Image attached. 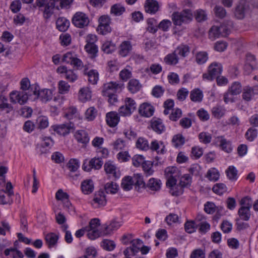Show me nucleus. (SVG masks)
<instances>
[{
    "instance_id": "nucleus-1",
    "label": "nucleus",
    "mask_w": 258,
    "mask_h": 258,
    "mask_svg": "<svg viewBox=\"0 0 258 258\" xmlns=\"http://www.w3.org/2000/svg\"><path fill=\"white\" fill-rule=\"evenodd\" d=\"M121 241L124 244L132 243V246L127 247L123 251L125 255H135L140 250L141 245V240L139 239H133L132 235L130 234H124L121 238Z\"/></svg>"
},
{
    "instance_id": "nucleus-2",
    "label": "nucleus",
    "mask_w": 258,
    "mask_h": 258,
    "mask_svg": "<svg viewBox=\"0 0 258 258\" xmlns=\"http://www.w3.org/2000/svg\"><path fill=\"white\" fill-rule=\"evenodd\" d=\"M171 17L175 25L181 26L190 23L192 20L193 14L191 10L184 9L180 12H173Z\"/></svg>"
},
{
    "instance_id": "nucleus-3",
    "label": "nucleus",
    "mask_w": 258,
    "mask_h": 258,
    "mask_svg": "<svg viewBox=\"0 0 258 258\" xmlns=\"http://www.w3.org/2000/svg\"><path fill=\"white\" fill-rule=\"evenodd\" d=\"M73 0H50L45 5L44 11V17L45 19L50 17L53 13V9L56 8L59 9L62 8L70 5Z\"/></svg>"
},
{
    "instance_id": "nucleus-4",
    "label": "nucleus",
    "mask_w": 258,
    "mask_h": 258,
    "mask_svg": "<svg viewBox=\"0 0 258 258\" xmlns=\"http://www.w3.org/2000/svg\"><path fill=\"white\" fill-rule=\"evenodd\" d=\"M124 105L120 106L118 109L119 114L122 116H130L136 110L137 104L135 101L130 98H124Z\"/></svg>"
},
{
    "instance_id": "nucleus-5",
    "label": "nucleus",
    "mask_w": 258,
    "mask_h": 258,
    "mask_svg": "<svg viewBox=\"0 0 258 258\" xmlns=\"http://www.w3.org/2000/svg\"><path fill=\"white\" fill-rule=\"evenodd\" d=\"M230 31V27L224 25H221L220 27L213 26L209 31V37L213 41L220 36H226Z\"/></svg>"
},
{
    "instance_id": "nucleus-6",
    "label": "nucleus",
    "mask_w": 258,
    "mask_h": 258,
    "mask_svg": "<svg viewBox=\"0 0 258 258\" xmlns=\"http://www.w3.org/2000/svg\"><path fill=\"white\" fill-rule=\"evenodd\" d=\"M124 88V85L119 82H109L104 84L102 94L103 96L110 95L111 94L121 91Z\"/></svg>"
},
{
    "instance_id": "nucleus-7",
    "label": "nucleus",
    "mask_w": 258,
    "mask_h": 258,
    "mask_svg": "<svg viewBox=\"0 0 258 258\" xmlns=\"http://www.w3.org/2000/svg\"><path fill=\"white\" fill-rule=\"evenodd\" d=\"M222 71V67L221 63L213 62L209 66L208 73L203 75V78L204 80L212 81L221 74Z\"/></svg>"
},
{
    "instance_id": "nucleus-8",
    "label": "nucleus",
    "mask_w": 258,
    "mask_h": 258,
    "mask_svg": "<svg viewBox=\"0 0 258 258\" xmlns=\"http://www.w3.org/2000/svg\"><path fill=\"white\" fill-rule=\"evenodd\" d=\"M100 220L95 218L92 219L89 223V229L88 231V237L91 240H94L99 237L102 234V232L99 230Z\"/></svg>"
},
{
    "instance_id": "nucleus-9",
    "label": "nucleus",
    "mask_w": 258,
    "mask_h": 258,
    "mask_svg": "<svg viewBox=\"0 0 258 258\" xmlns=\"http://www.w3.org/2000/svg\"><path fill=\"white\" fill-rule=\"evenodd\" d=\"M62 61L66 63L71 64L77 69H83L84 64L81 59H80L77 55L72 52H68L64 54L62 57Z\"/></svg>"
},
{
    "instance_id": "nucleus-10",
    "label": "nucleus",
    "mask_w": 258,
    "mask_h": 258,
    "mask_svg": "<svg viewBox=\"0 0 258 258\" xmlns=\"http://www.w3.org/2000/svg\"><path fill=\"white\" fill-rule=\"evenodd\" d=\"M10 99L14 104H25L28 101L27 96L25 91H13L10 93Z\"/></svg>"
},
{
    "instance_id": "nucleus-11",
    "label": "nucleus",
    "mask_w": 258,
    "mask_h": 258,
    "mask_svg": "<svg viewBox=\"0 0 258 258\" xmlns=\"http://www.w3.org/2000/svg\"><path fill=\"white\" fill-rule=\"evenodd\" d=\"M167 178L166 185L170 188V193L174 196L181 195L183 190L180 184H176V179L175 177H167Z\"/></svg>"
},
{
    "instance_id": "nucleus-12",
    "label": "nucleus",
    "mask_w": 258,
    "mask_h": 258,
    "mask_svg": "<svg viewBox=\"0 0 258 258\" xmlns=\"http://www.w3.org/2000/svg\"><path fill=\"white\" fill-rule=\"evenodd\" d=\"M73 24L78 28H83L87 26L89 23L88 17L82 12H77L72 19Z\"/></svg>"
},
{
    "instance_id": "nucleus-13",
    "label": "nucleus",
    "mask_w": 258,
    "mask_h": 258,
    "mask_svg": "<svg viewBox=\"0 0 258 258\" xmlns=\"http://www.w3.org/2000/svg\"><path fill=\"white\" fill-rule=\"evenodd\" d=\"M214 143L227 153H230L232 150L231 141L227 140L223 136L215 137L214 140Z\"/></svg>"
},
{
    "instance_id": "nucleus-14",
    "label": "nucleus",
    "mask_w": 258,
    "mask_h": 258,
    "mask_svg": "<svg viewBox=\"0 0 258 258\" xmlns=\"http://www.w3.org/2000/svg\"><path fill=\"white\" fill-rule=\"evenodd\" d=\"M248 5L245 0H241L235 8L234 16L238 19H242L248 11Z\"/></svg>"
},
{
    "instance_id": "nucleus-15",
    "label": "nucleus",
    "mask_w": 258,
    "mask_h": 258,
    "mask_svg": "<svg viewBox=\"0 0 258 258\" xmlns=\"http://www.w3.org/2000/svg\"><path fill=\"white\" fill-rule=\"evenodd\" d=\"M41 143L37 146V150L41 154H46L53 145V141L51 138L42 136Z\"/></svg>"
},
{
    "instance_id": "nucleus-16",
    "label": "nucleus",
    "mask_w": 258,
    "mask_h": 258,
    "mask_svg": "<svg viewBox=\"0 0 258 258\" xmlns=\"http://www.w3.org/2000/svg\"><path fill=\"white\" fill-rule=\"evenodd\" d=\"M51 127L57 134L61 136H66L70 133L71 130L74 129V124L70 122L67 123L54 125Z\"/></svg>"
},
{
    "instance_id": "nucleus-17",
    "label": "nucleus",
    "mask_w": 258,
    "mask_h": 258,
    "mask_svg": "<svg viewBox=\"0 0 258 258\" xmlns=\"http://www.w3.org/2000/svg\"><path fill=\"white\" fill-rule=\"evenodd\" d=\"M57 72L63 74V77L71 83L75 82L78 78V75L74 71L67 70V68L64 66L58 67Z\"/></svg>"
},
{
    "instance_id": "nucleus-18",
    "label": "nucleus",
    "mask_w": 258,
    "mask_h": 258,
    "mask_svg": "<svg viewBox=\"0 0 258 258\" xmlns=\"http://www.w3.org/2000/svg\"><path fill=\"white\" fill-rule=\"evenodd\" d=\"M256 68V62L254 55L247 53L245 56L244 69L246 74H249Z\"/></svg>"
},
{
    "instance_id": "nucleus-19",
    "label": "nucleus",
    "mask_w": 258,
    "mask_h": 258,
    "mask_svg": "<svg viewBox=\"0 0 258 258\" xmlns=\"http://www.w3.org/2000/svg\"><path fill=\"white\" fill-rule=\"evenodd\" d=\"M106 203L105 194L103 191H96L92 201V205L95 208H99L105 205Z\"/></svg>"
},
{
    "instance_id": "nucleus-20",
    "label": "nucleus",
    "mask_w": 258,
    "mask_h": 258,
    "mask_svg": "<svg viewBox=\"0 0 258 258\" xmlns=\"http://www.w3.org/2000/svg\"><path fill=\"white\" fill-rule=\"evenodd\" d=\"M64 117L70 120L72 123L77 122L80 119V115L77 108L70 107L66 109L64 112Z\"/></svg>"
},
{
    "instance_id": "nucleus-21",
    "label": "nucleus",
    "mask_w": 258,
    "mask_h": 258,
    "mask_svg": "<svg viewBox=\"0 0 258 258\" xmlns=\"http://www.w3.org/2000/svg\"><path fill=\"white\" fill-rule=\"evenodd\" d=\"M84 74L88 76V82L92 85H96L99 80V74L96 70H88L86 66H84Z\"/></svg>"
},
{
    "instance_id": "nucleus-22",
    "label": "nucleus",
    "mask_w": 258,
    "mask_h": 258,
    "mask_svg": "<svg viewBox=\"0 0 258 258\" xmlns=\"http://www.w3.org/2000/svg\"><path fill=\"white\" fill-rule=\"evenodd\" d=\"M154 112V107L149 103H143L139 107V114L143 116L149 117L153 115Z\"/></svg>"
},
{
    "instance_id": "nucleus-23",
    "label": "nucleus",
    "mask_w": 258,
    "mask_h": 258,
    "mask_svg": "<svg viewBox=\"0 0 258 258\" xmlns=\"http://www.w3.org/2000/svg\"><path fill=\"white\" fill-rule=\"evenodd\" d=\"M87 163V161L86 160L84 161L83 165V169L86 171H89L92 168H94L95 169H100L102 164L103 162L101 159L99 158H93L89 162L88 166L86 165V164Z\"/></svg>"
},
{
    "instance_id": "nucleus-24",
    "label": "nucleus",
    "mask_w": 258,
    "mask_h": 258,
    "mask_svg": "<svg viewBox=\"0 0 258 258\" xmlns=\"http://www.w3.org/2000/svg\"><path fill=\"white\" fill-rule=\"evenodd\" d=\"M74 138L78 142L85 145L90 140L88 132L84 130H77L74 134Z\"/></svg>"
},
{
    "instance_id": "nucleus-25",
    "label": "nucleus",
    "mask_w": 258,
    "mask_h": 258,
    "mask_svg": "<svg viewBox=\"0 0 258 258\" xmlns=\"http://www.w3.org/2000/svg\"><path fill=\"white\" fill-rule=\"evenodd\" d=\"M144 7L146 12L150 14H155L159 8L158 2L155 0H147Z\"/></svg>"
},
{
    "instance_id": "nucleus-26",
    "label": "nucleus",
    "mask_w": 258,
    "mask_h": 258,
    "mask_svg": "<svg viewBox=\"0 0 258 258\" xmlns=\"http://www.w3.org/2000/svg\"><path fill=\"white\" fill-rule=\"evenodd\" d=\"M53 97V91L49 89H40L38 93V99L42 102L46 103L50 101Z\"/></svg>"
},
{
    "instance_id": "nucleus-27",
    "label": "nucleus",
    "mask_w": 258,
    "mask_h": 258,
    "mask_svg": "<svg viewBox=\"0 0 258 258\" xmlns=\"http://www.w3.org/2000/svg\"><path fill=\"white\" fill-rule=\"evenodd\" d=\"M104 170L107 174L114 178H118L120 176L119 170L111 162H106L104 166Z\"/></svg>"
},
{
    "instance_id": "nucleus-28",
    "label": "nucleus",
    "mask_w": 258,
    "mask_h": 258,
    "mask_svg": "<svg viewBox=\"0 0 258 258\" xmlns=\"http://www.w3.org/2000/svg\"><path fill=\"white\" fill-rule=\"evenodd\" d=\"M106 121L109 126L114 127L119 121V116L116 112L111 111L106 114Z\"/></svg>"
},
{
    "instance_id": "nucleus-29",
    "label": "nucleus",
    "mask_w": 258,
    "mask_h": 258,
    "mask_svg": "<svg viewBox=\"0 0 258 258\" xmlns=\"http://www.w3.org/2000/svg\"><path fill=\"white\" fill-rule=\"evenodd\" d=\"M121 222L116 220H112L108 225L104 226V230L102 231L103 235L111 234L113 231L118 229L121 225Z\"/></svg>"
},
{
    "instance_id": "nucleus-30",
    "label": "nucleus",
    "mask_w": 258,
    "mask_h": 258,
    "mask_svg": "<svg viewBox=\"0 0 258 258\" xmlns=\"http://www.w3.org/2000/svg\"><path fill=\"white\" fill-rule=\"evenodd\" d=\"M150 149L156 151L158 154H164L166 152L165 146L163 142L157 140L151 142Z\"/></svg>"
},
{
    "instance_id": "nucleus-31",
    "label": "nucleus",
    "mask_w": 258,
    "mask_h": 258,
    "mask_svg": "<svg viewBox=\"0 0 258 258\" xmlns=\"http://www.w3.org/2000/svg\"><path fill=\"white\" fill-rule=\"evenodd\" d=\"M92 97V92L88 87H84L80 89L79 92V99L82 102L90 100Z\"/></svg>"
},
{
    "instance_id": "nucleus-32",
    "label": "nucleus",
    "mask_w": 258,
    "mask_h": 258,
    "mask_svg": "<svg viewBox=\"0 0 258 258\" xmlns=\"http://www.w3.org/2000/svg\"><path fill=\"white\" fill-rule=\"evenodd\" d=\"M132 50V45L130 41H123L119 46V54L122 57L128 55Z\"/></svg>"
},
{
    "instance_id": "nucleus-33",
    "label": "nucleus",
    "mask_w": 258,
    "mask_h": 258,
    "mask_svg": "<svg viewBox=\"0 0 258 258\" xmlns=\"http://www.w3.org/2000/svg\"><path fill=\"white\" fill-rule=\"evenodd\" d=\"M59 238V235L54 233H49L45 235V239L49 248L55 247Z\"/></svg>"
},
{
    "instance_id": "nucleus-34",
    "label": "nucleus",
    "mask_w": 258,
    "mask_h": 258,
    "mask_svg": "<svg viewBox=\"0 0 258 258\" xmlns=\"http://www.w3.org/2000/svg\"><path fill=\"white\" fill-rule=\"evenodd\" d=\"M13 109L12 105L9 103L7 97L3 95H0V110L5 111L7 113H9Z\"/></svg>"
},
{
    "instance_id": "nucleus-35",
    "label": "nucleus",
    "mask_w": 258,
    "mask_h": 258,
    "mask_svg": "<svg viewBox=\"0 0 258 258\" xmlns=\"http://www.w3.org/2000/svg\"><path fill=\"white\" fill-rule=\"evenodd\" d=\"M94 188V183L91 179L85 180L81 183V190L85 195H88L92 192Z\"/></svg>"
},
{
    "instance_id": "nucleus-36",
    "label": "nucleus",
    "mask_w": 258,
    "mask_h": 258,
    "mask_svg": "<svg viewBox=\"0 0 258 258\" xmlns=\"http://www.w3.org/2000/svg\"><path fill=\"white\" fill-rule=\"evenodd\" d=\"M39 88L40 87L38 85L36 84H32L29 89L25 91L27 96V100L29 98H31L33 100L37 99Z\"/></svg>"
},
{
    "instance_id": "nucleus-37",
    "label": "nucleus",
    "mask_w": 258,
    "mask_h": 258,
    "mask_svg": "<svg viewBox=\"0 0 258 258\" xmlns=\"http://www.w3.org/2000/svg\"><path fill=\"white\" fill-rule=\"evenodd\" d=\"M142 88V84L136 79L130 80L127 84V89L132 93H136Z\"/></svg>"
},
{
    "instance_id": "nucleus-38",
    "label": "nucleus",
    "mask_w": 258,
    "mask_h": 258,
    "mask_svg": "<svg viewBox=\"0 0 258 258\" xmlns=\"http://www.w3.org/2000/svg\"><path fill=\"white\" fill-rule=\"evenodd\" d=\"M70 21L66 18L60 17L56 21V26L57 29L60 31H66L68 30L70 26Z\"/></svg>"
},
{
    "instance_id": "nucleus-39",
    "label": "nucleus",
    "mask_w": 258,
    "mask_h": 258,
    "mask_svg": "<svg viewBox=\"0 0 258 258\" xmlns=\"http://www.w3.org/2000/svg\"><path fill=\"white\" fill-rule=\"evenodd\" d=\"M99 27L101 30L105 32H110V27L109 26L110 18L107 16H102L99 19Z\"/></svg>"
},
{
    "instance_id": "nucleus-40",
    "label": "nucleus",
    "mask_w": 258,
    "mask_h": 258,
    "mask_svg": "<svg viewBox=\"0 0 258 258\" xmlns=\"http://www.w3.org/2000/svg\"><path fill=\"white\" fill-rule=\"evenodd\" d=\"M151 125L152 128L158 134H161L165 130V126L160 119H153Z\"/></svg>"
},
{
    "instance_id": "nucleus-41",
    "label": "nucleus",
    "mask_w": 258,
    "mask_h": 258,
    "mask_svg": "<svg viewBox=\"0 0 258 258\" xmlns=\"http://www.w3.org/2000/svg\"><path fill=\"white\" fill-rule=\"evenodd\" d=\"M203 98V92L199 89H194L190 93V99L195 102H200Z\"/></svg>"
},
{
    "instance_id": "nucleus-42",
    "label": "nucleus",
    "mask_w": 258,
    "mask_h": 258,
    "mask_svg": "<svg viewBox=\"0 0 258 258\" xmlns=\"http://www.w3.org/2000/svg\"><path fill=\"white\" fill-rule=\"evenodd\" d=\"M112 149L116 151L125 150L126 144L122 139L118 138L114 141L111 144Z\"/></svg>"
},
{
    "instance_id": "nucleus-43",
    "label": "nucleus",
    "mask_w": 258,
    "mask_h": 258,
    "mask_svg": "<svg viewBox=\"0 0 258 258\" xmlns=\"http://www.w3.org/2000/svg\"><path fill=\"white\" fill-rule=\"evenodd\" d=\"M179 57L174 51L173 52L166 55L164 58V62L168 65H175L178 62Z\"/></svg>"
},
{
    "instance_id": "nucleus-44",
    "label": "nucleus",
    "mask_w": 258,
    "mask_h": 258,
    "mask_svg": "<svg viewBox=\"0 0 258 258\" xmlns=\"http://www.w3.org/2000/svg\"><path fill=\"white\" fill-rule=\"evenodd\" d=\"M134 185L133 180L131 176H125L122 180L121 186L125 190L128 191L131 190Z\"/></svg>"
},
{
    "instance_id": "nucleus-45",
    "label": "nucleus",
    "mask_w": 258,
    "mask_h": 258,
    "mask_svg": "<svg viewBox=\"0 0 258 258\" xmlns=\"http://www.w3.org/2000/svg\"><path fill=\"white\" fill-rule=\"evenodd\" d=\"M125 12V8L120 4H116L111 6L110 13L114 16H118Z\"/></svg>"
},
{
    "instance_id": "nucleus-46",
    "label": "nucleus",
    "mask_w": 258,
    "mask_h": 258,
    "mask_svg": "<svg viewBox=\"0 0 258 258\" xmlns=\"http://www.w3.org/2000/svg\"><path fill=\"white\" fill-rule=\"evenodd\" d=\"M132 69L130 67L127 66L125 68L122 69L119 73V78L123 81L126 82L132 77Z\"/></svg>"
},
{
    "instance_id": "nucleus-47",
    "label": "nucleus",
    "mask_w": 258,
    "mask_h": 258,
    "mask_svg": "<svg viewBox=\"0 0 258 258\" xmlns=\"http://www.w3.org/2000/svg\"><path fill=\"white\" fill-rule=\"evenodd\" d=\"M161 182L159 179L152 178L149 180L148 187L152 190H158L161 187Z\"/></svg>"
},
{
    "instance_id": "nucleus-48",
    "label": "nucleus",
    "mask_w": 258,
    "mask_h": 258,
    "mask_svg": "<svg viewBox=\"0 0 258 258\" xmlns=\"http://www.w3.org/2000/svg\"><path fill=\"white\" fill-rule=\"evenodd\" d=\"M250 209L241 207L238 212V215L241 219L244 221H248L250 217Z\"/></svg>"
},
{
    "instance_id": "nucleus-49",
    "label": "nucleus",
    "mask_w": 258,
    "mask_h": 258,
    "mask_svg": "<svg viewBox=\"0 0 258 258\" xmlns=\"http://www.w3.org/2000/svg\"><path fill=\"white\" fill-rule=\"evenodd\" d=\"M136 147L142 150H148L150 149L148 142L145 138L140 137L136 142Z\"/></svg>"
},
{
    "instance_id": "nucleus-50",
    "label": "nucleus",
    "mask_w": 258,
    "mask_h": 258,
    "mask_svg": "<svg viewBox=\"0 0 258 258\" xmlns=\"http://www.w3.org/2000/svg\"><path fill=\"white\" fill-rule=\"evenodd\" d=\"M174 51L178 57L179 56H181L182 57H185L189 54V49L188 46L184 45H182L177 47L175 49Z\"/></svg>"
},
{
    "instance_id": "nucleus-51",
    "label": "nucleus",
    "mask_w": 258,
    "mask_h": 258,
    "mask_svg": "<svg viewBox=\"0 0 258 258\" xmlns=\"http://www.w3.org/2000/svg\"><path fill=\"white\" fill-rule=\"evenodd\" d=\"M97 110L94 107H89L85 112V119L88 121L93 120L97 115Z\"/></svg>"
},
{
    "instance_id": "nucleus-52",
    "label": "nucleus",
    "mask_w": 258,
    "mask_h": 258,
    "mask_svg": "<svg viewBox=\"0 0 258 258\" xmlns=\"http://www.w3.org/2000/svg\"><path fill=\"white\" fill-rule=\"evenodd\" d=\"M225 112V108L219 105H217L213 107L212 109V113L213 115L217 118H220L222 117L224 115Z\"/></svg>"
},
{
    "instance_id": "nucleus-53",
    "label": "nucleus",
    "mask_w": 258,
    "mask_h": 258,
    "mask_svg": "<svg viewBox=\"0 0 258 258\" xmlns=\"http://www.w3.org/2000/svg\"><path fill=\"white\" fill-rule=\"evenodd\" d=\"M147 31L152 33H155L157 32L158 27L157 21L155 19L151 18L147 20Z\"/></svg>"
},
{
    "instance_id": "nucleus-54",
    "label": "nucleus",
    "mask_w": 258,
    "mask_h": 258,
    "mask_svg": "<svg viewBox=\"0 0 258 258\" xmlns=\"http://www.w3.org/2000/svg\"><path fill=\"white\" fill-rule=\"evenodd\" d=\"M11 197L12 196H9L5 190H0V204L5 205L12 203Z\"/></svg>"
},
{
    "instance_id": "nucleus-55",
    "label": "nucleus",
    "mask_w": 258,
    "mask_h": 258,
    "mask_svg": "<svg viewBox=\"0 0 258 258\" xmlns=\"http://www.w3.org/2000/svg\"><path fill=\"white\" fill-rule=\"evenodd\" d=\"M104 188L107 193L115 194L118 189V185L112 181L107 182L105 184Z\"/></svg>"
},
{
    "instance_id": "nucleus-56",
    "label": "nucleus",
    "mask_w": 258,
    "mask_h": 258,
    "mask_svg": "<svg viewBox=\"0 0 258 258\" xmlns=\"http://www.w3.org/2000/svg\"><path fill=\"white\" fill-rule=\"evenodd\" d=\"M219 173L216 168H211L207 172V178L211 181H217L219 178Z\"/></svg>"
},
{
    "instance_id": "nucleus-57",
    "label": "nucleus",
    "mask_w": 258,
    "mask_h": 258,
    "mask_svg": "<svg viewBox=\"0 0 258 258\" xmlns=\"http://www.w3.org/2000/svg\"><path fill=\"white\" fill-rule=\"evenodd\" d=\"M228 178L230 180H236L237 178V170L233 166H230L226 171Z\"/></svg>"
},
{
    "instance_id": "nucleus-58",
    "label": "nucleus",
    "mask_w": 258,
    "mask_h": 258,
    "mask_svg": "<svg viewBox=\"0 0 258 258\" xmlns=\"http://www.w3.org/2000/svg\"><path fill=\"white\" fill-rule=\"evenodd\" d=\"M132 178L133 180L134 184H135L136 185L141 187H143L145 186V183L143 181V176L141 174H134Z\"/></svg>"
},
{
    "instance_id": "nucleus-59",
    "label": "nucleus",
    "mask_w": 258,
    "mask_h": 258,
    "mask_svg": "<svg viewBox=\"0 0 258 258\" xmlns=\"http://www.w3.org/2000/svg\"><path fill=\"white\" fill-rule=\"evenodd\" d=\"M172 144L175 147H178L183 145L185 142L184 138L182 135L178 134L174 136L172 140Z\"/></svg>"
},
{
    "instance_id": "nucleus-60",
    "label": "nucleus",
    "mask_w": 258,
    "mask_h": 258,
    "mask_svg": "<svg viewBox=\"0 0 258 258\" xmlns=\"http://www.w3.org/2000/svg\"><path fill=\"white\" fill-rule=\"evenodd\" d=\"M214 12L216 17L220 19L225 18L227 14L226 10L221 6H216Z\"/></svg>"
},
{
    "instance_id": "nucleus-61",
    "label": "nucleus",
    "mask_w": 258,
    "mask_h": 258,
    "mask_svg": "<svg viewBox=\"0 0 258 258\" xmlns=\"http://www.w3.org/2000/svg\"><path fill=\"white\" fill-rule=\"evenodd\" d=\"M212 189L215 193L222 195L227 191V187L223 183H218L213 186Z\"/></svg>"
},
{
    "instance_id": "nucleus-62",
    "label": "nucleus",
    "mask_w": 258,
    "mask_h": 258,
    "mask_svg": "<svg viewBox=\"0 0 258 258\" xmlns=\"http://www.w3.org/2000/svg\"><path fill=\"white\" fill-rule=\"evenodd\" d=\"M231 95H236L241 92V86L238 82L233 83L228 90Z\"/></svg>"
},
{
    "instance_id": "nucleus-63",
    "label": "nucleus",
    "mask_w": 258,
    "mask_h": 258,
    "mask_svg": "<svg viewBox=\"0 0 258 258\" xmlns=\"http://www.w3.org/2000/svg\"><path fill=\"white\" fill-rule=\"evenodd\" d=\"M254 94L252 88L246 87L243 89L242 97L244 100L248 101L252 99Z\"/></svg>"
},
{
    "instance_id": "nucleus-64",
    "label": "nucleus",
    "mask_w": 258,
    "mask_h": 258,
    "mask_svg": "<svg viewBox=\"0 0 258 258\" xmlns=\"http://www.w3.org/2000/svg\"><path fill=\"white\" fill-rule=\"evenodd\" d=\"M195 18L198 22H202L207 19V14L203 10H198L195 12Z\"/></svg>"
}]
</instances>
